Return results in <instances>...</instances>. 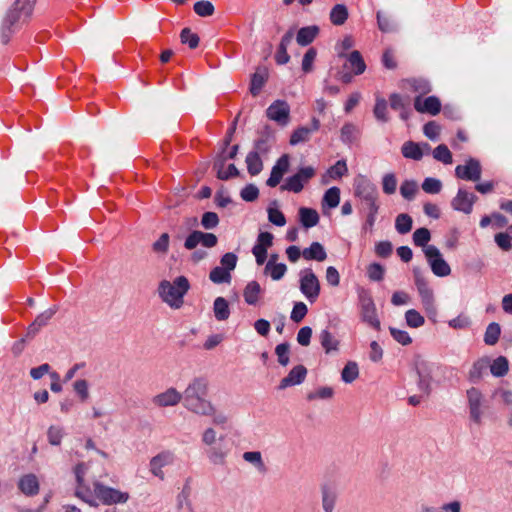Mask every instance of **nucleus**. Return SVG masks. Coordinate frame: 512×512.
I'll return each mask as SVG.
<instances>
[{"mask_svg": "<svg viewBox=\"0 0 512 512\" xmlns=\"http://www.w3.org/2000/svg\"><path fill=\"white\" fill-rule=\"evenodd\" d=\"M209 381L205 377L193 378L182 393L184 408L193 414H214V404L208 399Z\"/></svg>", "mask_w": 512, "mask_h": 512, "instance_id": "nucleus-1", "label": "nucleus"}, {"mask_svg": "<svg viewBox=\"0 0 512 512\" xmlns=\"http://www.w3.org/2000/svg\"><path fill=\"white\" fill-rule=\"evenodd\" d=\"M190 290L187 277L178 276L173 282L162 280L158 285V295L161 300L173 309H179L184 304V296Z\"/></svg>", "mask_w": 512, "mask_h": 512, "instance_id": "nucleus-2", "label": "nucleus"}, {"mask_svg": "<svg viewBox=\"0 0 512 512\" xmlns=\"http://www.w3.org/2000/svg\"><path fill=\"white\" fill-rule=\"evenodd\" d=\"M225 436L217 437V432L212 427H207L201 434V441L207 447L206 455L213 465L224 466L229 455V448L222 443Z\"/></svg>", "mask_w": 512, "mask_h": 512, "instance_id": "nucleus-3", "label": "nucleus"}, {"mask_svg": "<svg viewBox=\"0 0 512 512\" xmlns=\"http://www.w3.org/2000/svg\"><path fill=\"white\" fill-rule=\"evenodd\" d=\"M466 396L469 410V419L473 424L481 426L485 413L489 408L485 396L478 388L475 387L469 388L466 391Z\"/></svg>", "mask_w": 512, "mask_h": 512, "instance_id": "nucleus-4", "label": "nucleus"}, {"mask_svg": "<svg viewBox=\"0 0 512 512\" xmlns=\"http://www.w3.org/2000/svg\"><path fill=\"white\" fill-rule=\"evenodd\" d=\"M355 196L361 201L365 210L379 208L377 204L378 191L376 186L368 179L362 177L355 182Z\"/></svg>", "mask_w": 512, "mask_h": 512, "instance_id": "nucleus-5", "label": "nucleus"}, {"mask_svg": "<svg viewBox=\"0 0 512 512\" xmlns=\"http://www.w3.org/2000/svg\"><path fill=\"white\" fill-rule=\"evenodd\" d=\"M413 274L415 279V285L417 287L425 311L428 313V315L435 316L437 313V309L435 306L433 290L429 287L428 282L421 273L420 269L414 268Z\"/></svg>", "mask_w": 512, "mask_h": 512, "instance_id": "nucleus-6", "label": "nucleus"}, {"mask_svg": "<svg viewBox=\"0 0 512 512\" xmlns=\"http://www.w3.org/2000/svg\"><path fill=\"white\" fill-rule=\"evenodd\" d=\"M300 291L311 302H315L320 295V282L312 269L300 271Z\"/></svg>", "mask_w": 512, "mask_h": 512, "instance_id": "nucleus-7", "label": "nucleus"}, {"mask_svg": "<svg viewBox=\"0 0 512 512\" xmlns=\"http://www.w3.org/2000/svg\"><path fill=\"white\" fill-rule=\"evenodd\" d=\"M94 493L96 498L105 505L126 503L129 499V494L127 492H122L112 487H108L100 482L94 483Z\"/></svg>", "mask_w": 512, "mask_h": 512, "instance_id": "nucleus-8", "label": "nucleus"}, {"mask_svg": "<svg viewBox=\"0 0 512 512\" xmlns=\"http://www.w3.org/2000/svg\"><path fill=\"white\" fill-rule=\"evenodd\" d=\"M423 252L434 275L438 277L450 275L451 268L436 246H427Z\"/></svg>", "mask_w": 512, "mask_h": 512, "instance_id": "nucleus-9", "label": "nucleus"}, {"mask_svg": "<svg viewBox=\"0 0 512 512\" xmlns=\"http://www.w3.org/2000/svg\"><path fill=\"white\" fill-rule=\"evenodd\" d=\"M434 365L418 356L415 360V369L418 375V388L426 396L431 393V382Z\"/></svg>", "mask_w": 512, "mask_h": 512, "instance_id": "nucleus-10", "label": "nucleus"}, {"mask_svg": "<svg viewBox=\"0 0 512 512\" xmlns=\"http://www.w3.org/2000/svg\"><path fill=\"white\" fill-rule=\"evenodd\" d=\"M217 243L218 238L215 234L192 230L184 241V248L189 251L196 249L198 245H202L205 248H213Z\"/></svg>", "mask_w": 512, "mask_h": 512, "instance_id": "nucleus-11", "label": "nucleus"}, {"mask_svg": "<svg viewBox=\"0 0 512 512\" xmlns=\"http://www.w3.org/2000/svg\"><path fill=\"white\" fill-rule=\"evenodd\" d=\"M266 115L279 125L286 126L290 121V106L284 100H276L267 108Z\"/></svg>", "mask_w": 512, "mask_h": 512, "instance_id": "nucleus-12", "label": "nucleus"}, {"mask_svg": "<svg viewBox=\"0 0 512 512\" xmlns=\"http://www.w3.org/2000/svg\"><path fill=\"white\" fill-rule=\"evenodd\" d=\"M482 168L475 158H469L464 165L455 168V175L462 180L478 181L481 178Z\"/></svg>", "mask_w": 512, "mask_h": 512, "instance_id": "nucleus-13", "label": "nucleus"}, {"mask_svg": "<svg viewBox=\"0 0 512 512\" xmlns=\"http://www.w3.org/2000/svg\"><path fill=\"white\" fill-rule=\"evenodd\" d=\"M476 200L477 196L474 193H470L467 190L460 188L456 196L452 199L451 206L456 211L470 214Z\"/></svg>", "mask_w": 512, "mask_h": 512, "instance_id": "nucleus-14", "label": "nucleus"}, {"mask_svg": "<svg viewBox=\"0 0 512 512\" xmlns=\"http://www.w3.org/2000/svg\"><path fill=\"white\" fill-rule=\"evenodd\" d=\"M361 319L376 330L381 329L380 320L377 315L376 306L371 297L361 299Z\"/></svg>", "mask_w": 512, "mask_h": 512, "instance_id": "nucleus-15", "label": "nucleus"}, {"mask_svg": "<svg viewBox=\"0 0 512 512\" xmlns=\"http://www.w3.org/2000/svg\"><path fill=\"white\" fill-rule=\"evenodd\" d=\"M174 454L170 451H163L150 460V472L161 480H164L165 474L162 470L163 467L172 465L174 463Z\"/></svg>", "mask_w": 512, "mask_h": 512, "instance_id": "nucleus-16", "label": "nucleus"}, {"mask_svg": "<svg viewBox=\"0 0 512 512\" xmlns=\"http://www.w3.org/2000/svg\"><path fill=\"white\" fill-rule=\"evenodd\" d=\"M290 158L288 154L282 155L272 167L270 177L266 181L267 186L276 187L283 178V175L289 170Z\"/></svg>", "mask_w": 512, "mask_h": 512, "instance_id": "nucleus-17", "label": "nucleus"}, {"mask_svg": "<svg viewBox=\"0 0 512 512\" xmlns=\"http://www.w3.org/2000/svg\"><path fill=\"white\" fill-rule=\"evenodd\" d=\"M182 401V393L176 390V388L170 387L166 391L155 395L152 402L157 407H170L176 406Z\"/></svg>", "mask_w": 512, "mask_h": 512, "instance_id": "nucleus-18", "label": "nucleus"}, {"mask_svg": "<svg viewBox=\"0 0 512 512\" xmlns=\"http://www.w3.org/2000/svg\"><path fill=\"white\" fill-rule=\"evenodd\" d=\"M414 108L420 113L437 115L441 111V102L436 96H429L424 101L421 96H417L414 99Z\"/></svg>", "mask_w": 512, "mask_h": 512, "instance_id": "nucleus-19", "label": "nucleus"}, {"mask_svg": "<svg viewBox=\"0 0 512 512\" xmlns=\"http://www.w3.org/2000/svg\"><path fill=\"white\" fill-rule=\"evenodd\" d=\"M307 375V369L303 365L293 367L288 375L284 377L279 384V389L301 384Z\"/></svg>", "mask_w": 512, "mask_h": 512, "instance_id": "nucleus-20", "label": "nucleus"}, {"mask_svg": "<svg viewBox=\"0 0 512 512\" xmlns=\"http://www.w3.org/2000/svg\"><path fill=\"white\" fill-rule=\"evenodd\" d=\"M18 488L26 496L32 497L37 495L40 489L37 476L33 473L21 476L18 480Z\"/></svg>", "mask_w": 512, "mask_h": 512, "instance_id": "nucleus-21", "label": "nucleus"}, {"mask_svg": "<svg viewBox=\"0 0 512 512\" xmlns=\"http://www.w3.org/2000/svg\"><path fill=\"white\" fill-rule=\"evenodd\" d=\"M422 147H424L427 151L430 149L428 143H423L420 145L413 141H406L401 147V152L405 158L419 161L423 157Z\"/></svg>", "mask_w": 512, "mask_h": 512, "instance_id": "nucleus-22", "label": "nucleus"}, {"mask_svg": "<svg viewBox=\"0 0 512 512\" xmlns=\"http://www.w3.org/2000/svg\"><path fill=\"white\" fill-rule=\"evenodd\" d=\"M268 70L266 67H258L255 71V73L251 77L250 82V93L253 96H257L263 86L265 85L266 81L268 80Z\"/></svg>", "mask_w": 512, "mask_h": 512, "instance_id": "nucleus-23", "label": "nucleus"}, {"mask_svg": "<svg viewBox=\"0 0 512 512\" xmlns=\"http://www.w3.org/2000/svg\"><path fill=\"white\" fill-rule=\"evenodd\" d=\"M302 256L308 261L315 260L322 262L327 258V253L321 243L312 242L308 248L302 250Z\"/></svg>", "mask_w": 512, "mask_h": 512, "instance_id": "nucleus-24", "label": "nucleus"}, {"mask_svg": "<svg viewBox=\"0 0 512 512\" xmlns=\"http://www.w3.org/2000/svg\"><path fill=\"white\" fill-rule=\"evenodd\" d=\"M319 34V27L316 25L302 27L298 30L296 41L300 46L311 44Z\"/></svg>", "mask_w": 512, "mask_h": 512, "instance_id": "nucleus-25", "label": "nucleus"}, {"mask_svg": "<svg viewBox=\"0 0 512 512\" xmlns=\"http://www.w3.org/2000/svg\"><path fill=\"white\" fill-rule=\"evenodd\" d=\"M319 340L326 354L337 353L339 351L340 342L329 330H322L319 334Z\"/></svg>", "mask_w": 512, "mask_h": 512, "instance_id": "nucleus-26", "label": "nucleus"}, {"mask_svg": "<svg viewBox=\"0 0 512 512\" xmlns=\"http://www.w3.org/2000/svg\"><path fill=\"white\" fill-rule=\"evenodd\" d=\"M488 367L489 359L487 357H483L475 361L469 371V381L472 383H478L482 379Z\"/></svg>", "mask_w": 512, "mask_h": 512, "instance_id": "nucleus-27", "label": "nucleus"}, {"mask_svg": "<svg viewBox=\"0 0 512 512\" xmlns=\"http://www.w3.org/2000/svg\"><path fill=\"white\" fill-rule=\"evenodd\" d=\"M261 293L260 284L257 281H250L244 288L243 297L248 305H256Z\"/></svg>", "mask_w": 512, "mask_h": 512, "instance_id": "nucleus-28", "label": "nucleus"}, {"mask_svg": "<svg viewBox=\"0 0 512 512\" xmlns=\"http://www.w3.org/2000/svg\"><path fill=\"white\" fill-rule=\"evenodd\" d=\"M300 222L306 229L316 226L319 222V215L315 209L301 207L299 209Z\"/></svg>", "mask_w": 512, "mask_h": 512, "instance_id": "nucleus-29", "label": "nucleus"}, {"mask_svg": "<svg viewBox=\"0 0 512 512\" xmlns=\"http://www.w3.org/2000/svg\"><path fill=\"white\" fill-rule=\"evenodd\" d=\"M214 316L218 321H225L230 316L228 301L224 297H217L213 303Z\"/></svg>", "mask_w": 512, "mask_h": 512, "instance_id": "nucleus-30", "label": "nucleus"}, {"mask_svg": "<svg viewBox=\"0 0 512 512\" xmlns=\"http://www.w3.org/2000/svg\"><path fill=\"white\" fill-rule=\"evenodd\" d=\"M248 173L252 176L258 175L263 169V162L258 151H251L247 154L246 160Z\"/></svg>", "mask_w": 512, "mask_h": 512, "instance_id": "nucleus-31", "label": "nucleus"}, {"mask_svg": "<svg viewBox=\"0 0 512 512\" xmlns=\"http://www.w3.org/2000/svg\"><path fill=\"white\" fill-rule=\"evenodd\" d=\"M75 496L89 504L90 506H97V502L95 501V493L92 491L83 481L82 483H77V487L75 490Z\"/></svg>", "mask_w": 512, "mask_h": 512, "instance_id": "nucleus-32", "label": "nucleus"}, {"mask_svg": "<svg viewBox=\"0 0 512 512\" xmlns=\"http://www.w3.org/2000/svg\"><path fill=\"white\" fill-rule=\"evenodd\" d=\"M359 377V367L355 361H348L341 371V379L344 383L350 384Z\"/></svg>", "mask_w": 512, "mask_h": 512, "instance_id": "nucleus-33", "label": "nucleus"}, {"mask_svg": "<svg viewBox=\"0 0 512 512\" xmlns=\"http://www.w3.org/2000/svg\"><path fill=\"white\" fill-rule=\"evenodd\" d=\"M490 372L495 377H503L508 373L509 362L506 357L499 356L491 364L489 363Z\"/></svg>", "mask_w": 512, "mask_h": 512, "instance_id": "nucleus-34", "label": "nucleus"}, {"mask_svg": "<svg viewBox=\"0 0 512 512\" xmlns=\"http://www.w3.org/2000/svg\"><path fill=\"white\" fill-rule=\"evenodd\" d=\"M348 18V9L344 4H336L330 12V20L334 25H343Z\"/></svg>", "mask_w": 512, "mask_h": 512, "instance_id": "nucleus-35", "label": "nucleus"}, {"mask_svg": "<svg viewBox=\"0 0 512 512\" xmlns=\"http://www.w3.org/2000/svg\"><path fill=\"white\" fill-rule=\"evenodd\" d=\"M374 117L377 121L386 123L389 121L388 117V104L387 101L382 97H377L375 106L373 109Z\"/></svg>", "mask_w": 512, "mask_h": 512, "instance_id": "nucleus-36", "label": "nucleus"}, {"mask_svg": "<svg viewBox=\"0 0 512 512\" xmlns=\"http://www.w3.org/2000/svg\"><path fill=\"white\" fill-rule=\"evenodd\" d=\"M322 493V507L325 512H332L335 507L337 495L335 491L327 486H324L321 490Z\"/></svg>", "mask_w": 512, "mask_h": 512, "instance_id": "nucleus-37", "label": "nucleus"}, {"mask_svg": "<svg viewBox=\"0 0 512 512\" xmlns=\"http://www.w3.org/2000/svg\"><path fill=\"white\" fill-rule=\"evenodd\" d=\"M340 202V189L338 187L329 188L322 200V206H327L328 208H336Z\"/></svg>", "mask_w": 512, "mask_h": 512, "instance_id": "nucleus-38", "label": "nucleus"}, {"mask_svg": "<svg viewBox=\"0 0 512 512\" xmlns=\"http://www.w3.org/2000/svg\"><path fill=\"white\" fill-rule=\"evenodd\" d=\"M347 60L350 64V67L354 70V73L356 75H360L365 71L366 64H365L359 51H357V50L352 51L348 55Z\"/></svg>", "mask_w": 512, "mask_h": 512, "instance_id": "nucleus-39", "label": "nucleus"}, {"mask_svg": "<svg viewBox=\"0 0 512 512\" xmlns=\"http://www.w3.org/2000/svg\"><path fill=\"white\" fill-rule=\"evenodd\" d=\"M418 191V183L412 179H406L402 182L400 186V194L402 197L408 201L414 199L416 193Z\"/></svg>", "mask_w": 512, "mask_h": 512, "instance_id": "nucleus-40", "label": "nucleus"}, {"mask_svg": "<svg viewBox=\"0 0 512 512\" xmlns=\"http://www.w3.org/2000/svg\"><path fill=\"white\" fill-rule=\"evenodd\" d=\"M500 334H501L500 325L496 322L490 323L487 326L485 334H484L485 344L490 345V346L495 345L499 340Z\"/></svg>", "mask_w": 512, "mask_h": 512, "instance_id": "nucleus-41", "label": "nucleus"}, {"mask_svg": "<svg viewBox=\"0 0 512 512\" xmlns=\"http://www.w3.org/2000/svg\"><path fill=\"white\" fill-rule=\"evenodd\" d=\"M413 220L406 213L399 214L395 219V229L399 234H407L412 229Z\"/></svg>", "mask_w": 512, "mask_h": 512, "instance_id": "nucleus-42", "label": "nucleus"}, {"mask_svg": "<svg viewBox=\"0 0 512 512\" xmlns=\"http://www.w3.org/2000/svg\"><path fill=\"white\" fill-rule=\"evenodd\" d=\"M209 279L215 284L230 283L231 274L227 269L217 266L210 271Z\"/></svg>", "mask_w": 512, "mask_h": 512, "instance_id": "nucleus-43", "label": "nucleus"}, {"mask_svg": "<svg viewBox=\"0 0 512 512\" xmlns=\"http://www.w3.org/2000/svg\"><path fill=\"white\" fill-rule=\"evenodd\" d=\"M243 459L255 466L260 472L266 471L265 463L262 459V454L259 451H248L243 453Z\"/></svg>", "mask_w": 512, "mask_h": 512, "instance_id": "nucleus-44", "label": "nucleus"}, {"mask_svg": "<svg viewBox=\"0 0 512 512\" xmlns=\"http://www.w3.org/2000/svg\"><path fill=\"white\" fill-rule=\"evenodd\" d=\"M312 132L308 127L301 126L293 131L290 137V144L295 146L299 143H304L310 140Z\"/></svg>", "mask_w": 512, "mask_h": 512, "instance_id": "nucleus-45", "label": "nucleus"}, {"mask_svg": "<svg viewBox=\"0 0 512 512\" xmlns=\"http://www.w3.org/2000/svg\"><path fill=\"white\" fill-rule=\"evenodd\" d=\"M287 271V266L284 263L266 264L264 273L269 274L274 281L282 279Z\"/></svg>", "mask_w": 512, "mask_h": 512, "instance_id": "nucleus-46", "label": "nucleus"}, {"mask_svg": "<svg viewBox=\"0 0 512 512\" xmlns=\"http://www.w3.org/2000/svg\"><path fill=\"white\" fill-rule=\"evenodd\" d=\"M180 40L182 44L188 45L190 49H195L198 47L200 38L199 36L192 32L190 28H184L180 33Z\"/></svg>", "mask_w": 512, "mask_h": 512, "instance_id": "nucleus-47", "label": "nucleus"}, {"mask_svg": "<svg viewBox=\"0 0 512 512\" xmlns=\"http://www.w3.org/2000/svg\"><path fill=\"white\" fill-rule=\"evenodd\" d=\"M413 242L416 246L423 247V250L425 247H427L428 242L431 239V234L429 229L425 227L418 228L413 233Z\"/></svg>", "mask_w": 512, "mask_h": 512, "instance_id": "nucleus-48", "label": "nucleus"}, {"mask_svg": "<svg viewBox=\"0 0 512 512\" xmlns=\"http://www.w3.org/2000/svg\"><path fill=\"white\" fill-rule=\"evenodd\" d=\"M358 135V129L357 127L352 123H346L341 128V140L345 144H351L353 143Z\"/></svg>", "mask_w": 512, "mask_h": 512, "instance_id": "nucleus-49", "label": "nucleus"}, {"mask_svg": "<svg viewBox=\"0 0 512 512\" xmlns=\"http://www.w3.org/2000/svg\"><path fill=\"white\" fill-rule=\"evenodd\" d=\"M389 104L393 110L400 112L410 106V98L403 97L398 93H392L389 96Z\"/></svg>", "mask_w": 512, "mask_h": 512, "instance_id": "nucleus-50", "label": "nucleus"}, {"mask_svg": "<svg viewBox=\"0 0 512 512\" xmlns=\"http://www.w3.org/2000/svg\"><path fill=\"white\" fill-rule=\"evenodd\" d=\"M433 157L444 164H451L453 161L452 154L445 144H440L433 150Z\"/></svg>", "mask_w": 512, "mask_h": 512, "instance_id": "nucleus-51", "label": "nucleus"}, {"mask_svg": "<svg viewBox=\"0 0 512 512\" xmlns=\"http://www.w3.org/2000/svg\"><path fill=\"white\" fill-rule=\"evenodd\" d=\"M405 320L407 325L412 328H419L425 322L424 317L415 309H409L406 311Z\"/></svg>", "mask_w": 512, "mask_h": 512, "instance_id": "nucleus-52", "label": "nucleus"}, {"mask_svg": "<svg viewBox=\"0 0 512 512\" xmlns=\"http://www.w3.org/2000/svg\"><path fill=\"white\" fill-rule=\"evenodd\" d=\"M195 13L200 17H208L213 15L215 8L212 2L207 0L198 1L193 7Z\"/></svg>", "mask_w": 512, "mask_h": 512, "instance_id": "nucleus-53", "label": "nucleus"}, {"mask_svg": "<svg viewBox=\"0 0 512 512\" xmlns=\"http://www.w3.org/2000/svg\"><path fill=\"white\" fill-rule=\"evenodd\" d=\"M397 189V178L394 173H387L382 178V190L387 195H392Z\"/></svg>", "mask_w": 512, "mask_h": 512, "instance_id": "nucleus-54", "label": "nucleus"}, {"mask_svg": "<svg viewBox=\"0 0 512 512\" xmlns=\"http://www.w3.org/2000/svg\"><path fill=\"white\" fill-rule=\"evenodd\" d=\"M422 189L428 194H437L442 189V182L433 177H427L422 183Z\"/></svg>", "mask_w": 512, "mask_h": 512, "instance_id": "nucleus-55", "label": "nucleus"}, {"mask_svg": "<svg viewBox=\"0 0 512 512\" xmlns=\"http://www.w3.org/2000/svg\"><path fill=\"white\" fill-rule=\"evenodd\" d=\"M224 153L225 150L223 149L222 152L216 156L213 162V168L216 170L217 178L220 180H227V175L225 174L224 166L228 159Z\"/></svg>", "mask_w": 512, "mask_h": 512, "instance_id": "nucleus-56", "label": "nucleus"}, {"mask_svg": "<svg viewBox=\"0 0 512 512\" xmlns=\"http://www.w3.org/2000/svg\"><path fill=\"white\" fill-rule=\"evenodd\" d=\"M191 495L190 479H187L181 492L177 496V506L182 509L184 506L190 507L189 497Z\"/></svg>", "mask_w": 512, "mask_h": 512, "instance_id": "nucleus-57", "label": "nucleus"}, {"mask_svg": "<svg viewBox=\"0 0 512 512\" xmlns=\"http://www.w3.org/2000/svg\"><path fill=\"white\" fill-rule=\"evenodd\" d=\"M219 217L215 212H205L201 218V226L205 230H212L219 225Z\"/></svg>", "mask_w": 512, "mask_h": 512, "instance_id": "nucleus-58", "label": "nucleus"}, {"mask_svg": "<svg viewBox=\"0 0 512 512\" xmlns=\"http://www.w3.org/2000/svg\"><path fill=\"white\" fill-rule=\"evenodd\" d=\"M303 187V183H301L295 175H292L286 178L284 184L281 185L280 189L282 191H292L294 193H300Z\"/></svg>", "mask_w": 512, "mask_h": 512, "instance_id": "nucleus-59", "label": "nucleus"}, {"mask_svg": "<svg viewBox=\"0 0 512 512\" xmlns=\"http://www.w3.org/2000/svg\"><path fill=\"white\" fill-rule=\"evenodd\" d=\"M289 348L290 345L287 342L278 344L275 348V354L277 355L278 362L282 366H287L289 364Z\"/></svg>", "mask_w": 512, "mask_h": 512, "instance_id": "nucleus-60", "label": "nucleus"}, {"mask_svg": "<svg viewBox=\"0 0 512 512\" xmlns=\"http://www.w3.org/2000/svg\"><path fill=\"white\" fill-rule=\"evenodd\" d=\"M317 56V50L314 47H310L303 56L302 59V70L305 73H309L313 70V63Z\"/></svg>", "mask_w": 512, "mask_h": 512, "instance_id": "nucleus-61", "label": "nucleus"}, {"mask_svg": "<svg viewBox=\"0 0 512 512\" xmlns=\"http://www.w3.org/2000/svg\"><path fill=\"white\" fill-rule=\"evenodd\" d=\"M64 432L59 426H50L47 431V438L51 445L58 446L61 444Z\"/></svg>", "mask_w": 512, "mask_h": 512, "instance_id": "nucleus-62", "label": "nucleus"}, {"mask_svg": "<svg viewBox=\"0 0 512 512\" xmlns=\"http://www.w3.org/2000/svg\"><path fill=\"white\" fill-rule=\"evenodd\" d=\"M308 312V308L304 302H296L291 311L290 318L296 323H299L304 319Z\"/></svg>", "mask_w": 512, "mask_h": 512, "instance_id": "nucleus-63", "label": "nucleus"}, {"mask_svg": "<svg viewBox=\"0 0 512 512\" xmlns=\"http://www.w3.org/2000/svg\"><path fill=\"white\" fill-rule=\"evenodd\" d=\"M240 196L244 201L253 202L259 196V189L254 184H248L241 190Z\"/></svg>", "mask_w": 512, "mask_h": 512, "instance_id": "nucleus-64", "label": "nucleus"}]
</instances>
